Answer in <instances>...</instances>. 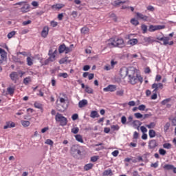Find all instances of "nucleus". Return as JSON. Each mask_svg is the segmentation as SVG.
<instances>
[{"label":"nucleus","mask_w":176,"mask_h":176,"mask_svg":"<svg viewBox=\"0 0 176 176\" xmlns=\"http://www.w3.org/2000/svg\"><path fill=\"white\" fill-rule=\"evenodd\" d=\"M128 80L131 85H136L138 82V80L142 82V78L138 79V74L135 73V70L132 67L129 68Z\"/></svg>","instance_id":"nucleus-1"},{"label":"nucleus","mask_w":176,"mask_h":176,"mask_svg":"<svg viewBox=\"0 0 176 176\" xmlns=\"http://www.w3.org/2000/svg\"><path fill=\"white\" fill-rule=\"evenodd\" d=\"M56 122H58L60 126H67L68 123V120L67 118L64 117L61 113H57L55 116Z\"/></svg>","instance_id":"nucleus-2"},{"label":"nucleus","mask_w":176,"mask_h":176,"mask_svg":"<svg viewBox=\"0 0 176 176\" xmlns=\"http://www.w3.org/2000/svg\"><path fill=\"white\" fill-rule=\"evenodd\" d=\"M131 36H133L132 34L127 36V39H129L127 41V45H130V46H135V45L138 43V39L131 38Z\"/></svg>","instance_id":"nucleus-3"},{"label":"nucleus","mask_w":176,"mask_h":176,"mask_svg":"<svg viewBox=\"0 0 176 176\" xmlns=\"http://www.w3.org/2000/svg\"><path fill=\"white\" fill-rule=\"evenodd\" d=\"M129 72H130V68L127 69L126 67H122L120 70V77L122 78V79L126 78L127 75L129 76Z\"/></svg>","instance_id":"nucleus-4"},{"label":"nucleus","mask_w":176,"mask_h":176,"mask_svg":"<svg viewBox=\"0 0 176 176\" xmlns=\"http://www.w3.org/2000/svg\"><path fill=\"white\" fill-rule=\"evenodd\" d=\"M164 85L163 83L159 82V83H153L151 85V89H153V93H157V91L159 89L161 90L163 89Z\"/></svg>","instance_id":"nucleus-5"},{"label":"nucleus","mask_w":176,"mask_h":176,"mask_svg":"<svg viewBox=\"0 0 176 176\" xmlns=\"http://www.w3.org/2000/svg\"><path fill=\"white\" fill-rule=\"evenodd\" d=\"M117 87L115 85H109L107 87L103 89V91L113 93L116 91Z\"/></svg>","instance_id":"nucleus-6"},{"label":"nucleus","mask_w":176,"mask_h":176,"mask_svg":"<svg viewBox=\"0 0 176 176\" xmlns=\"http://www.w3.org/2000/svg\"><path fill=\"white\" fill-rule=\"evenodd\" d=\"M10 78L12 82H14V83H17V80H19V73L16 72H12L10 74Z\"/></svg>","instance_id":"nucleus-7"},{"label":"nucleus","mask_w":176,"mask_h":176,"mask_svg":"<svg viewBox=\"0 0 176 176\" xmlns=\"http://www.w3.org/2000/svg\"><path fill=\"white\" fill-rule=\"evenodd\" d=\"M124 40L122 38H116V47H124Z\"/></svg>","instance_id":"nucleus-8"},{"label":"nucleus","mask_w":176,"mask_h":176,"mask_svg":"<svg viewBox=\"0 0 176 176\" xmlns=\"http://www.w3.org/2000/svg\"><path fill=\"white\" fill-rule=\"evenodd\" d=\"M170 37L164 36V39L162 40V45L166 46V45H169L170 46H173L174 45V41H170Z\"/></svg>","instance_id":"nucleus-9"},{"label":"nucleus","mask_w":176,"mask_h":176,"mask_svg":"<svg viewBox=\"0 0 176 176\" xmlns=\"http://www.w3.org/2000/svg\"><path fill=\"white\" fill-rule=\"evenodd\" d=\"M158 144L156 140H151L148 142V149H155Z\"/></svg>","instance_id":"nucleus-10"},{"label":"nucleus","mask_w":176,"mask_h":176,"mask_svg":"<svg viewBox=\"0 0 176 176\" xmlns=\"http://www.w3.org/2000/svg\"><path fill=\"white\" fill-rule=\"evenodd\" d=\"M109 47H116V38H111L107 43Z\"/></svg>","instance_id":"nucleus-11"},{"label":"nucleus","mask_w":176,"mask_h":176,"mask_svg":"<svg viewBox=\"0 0 176 176\" xmlns=\"http://www.w3.org/2000/svg\"><path fill=\"white\" fill-rule=\"evenodd\" d=\"M136 16L140 20H143V21H148L149 20V16L140 12H137Z\"/></svg>","instance_id":"nucleus-12"},{"label":"nucleus","mask_w":176,"mask_h":176,"mask_svg":"<svg viewBox=\"0 0 176 176\" xmlns=\"http://www.w3.org/2000/svg\"><path fill=\"white\" fill-rule=\"evenodd\" d=\"M31 9V7L30 4L25 3L22 8H21L20 10L22 12V13H28V12H30Z\"/></svg>","instance_id":"nucleus-13"},{"label":"nucleus","mask_w":176,"mask_h":176,"mask_svg":"<svg viewBox=\"0 0 176 176\" xmlns=\"http://www.w3.org/2000/svg\"><path fill=\"white\" fill-rule=\"evenodd\" d=\"M72 152H74V153H77V155H82V152L80 151V149H79V146L78 145H74L72 146Z\"/></svg>","instance_id":"nucleus-14"},{"label":"nucleus","mask_w":176,"mask_h":176,"mask_svg":"<svg viewBox=\"0 0 176 176\" xmlns=\"http://www.w3.org/2000/svg\"><path fill=\"white\" fill-rule=\"evenodd\" d=\"M49 35V27L45 26L41 32V36L43 38H46Z\"/></svg>","instance_id":"nucleus-15"},{"label":"nucleus","mask_w":176,"mask_h":176,"mask_svg":"<svg viewBox=\"0 0 176 176\" xmlns=\"http://www.w3.org/2000/svg\"><path fill=\"white\" fill-rule=\"evenodd\" d=\"M16 124L13 122H7L6 123V125L3 126L4 130H6V129H12V127H15Z\"/></svg>","instance_id":"nucleus-16"},{"label":"nucleus","mask_w":176,"mask_h":176,"mask_svg":"<svg viewBox=\"0 0 176 176\" xmlns=\"http://www.w3.org/2000/svg\"><path fill=\"white\" fill-rule=\"evenodd\" d=\"M64 6V4L57 3L52 6V9H53L54 10H60V9H63Z\"/></svg>","instance_id":"nucleus-17"},{"label":"nucleus","mask_w":176,"mask_h":176,"mask_svg":"<svg viewBox=\"0 0 176 176\" xmlns=\"http://www.w3.org/2000/svg\"><path fill=\"white\" fill-rule=\"evenodd\" d=\"M53 53V50H50L48 52V56H50L49 58L51 60V63L56 60V55Z\"/></svg>","instance_id":"nucleus-18"},{"label":"nucleus","mask_w":176,"mask_h":176,"mask_svg":"<svg viewBox=\"0 0 176 176\" xmlns=\"http://www.w3.org/2000/svg\"><path fill=\"white\" fill-rule=\"evenodd\" d=\"M86 105H87V100L83 99L78 102L79 108H83V107H86Z\"/></svg>","instance_id":"nucleus-19"},{"label":"nucleus","mask_w":176,"mask_h":176,"mask_svg":"<svg viewBox=\"0 0 176 176\" xmlns=\"http://www.w3.org/2000/svg\"><path fill=\"white\" fill-rule=\"evenodd\" d=\"M26 61H27V65L29 66V67H31L32 65H34V57H30L28 56L26 59Z\"/></svg>","instance_id":"nucleus-20"},{"label":"nucleus","mask_w":176,"mask_h":176,"mask_svg":"<svg viewBox=\"0 0 176 176\" xmlns=\"http://www.w3.org/2000/svg\"><path fill=\"white\" fill-rule=\"evenodd\" d=\"M90 118H92V119H96V118H100V114H98V112H97V111H92L90 113Z\"/></svg>","instance_id":"nucleus-21"},{"label":"nucleus","mask_w":176,"mask_h":176,"mask_svg":"<svg viewBox=\"0 0 176 176\" xmlns=\"http://www.w3.org/2000/svg\"><path fill=\"white\" fill-rule=\"evenodd\" d=\"M144 45H149V43H152V42H153V41L152 40V38L151 37H144Z\"/></svg>","instance_id":"nucleus-22"},{"label":"nucleus","mask_w":176,"mask_h":176,"mask_svg":"<svg viewBox=\"0 0 176 176\" xmlns=\"http://www.w3.org/2000/svg\"><path fill=\"white\" fill-rule=\"evenodd\" d=\"M16 90V87H10L7 89V91L10 96H13L14 94V91Z\"/></svg>","instance_id":"nucleus-23"},{"label":"nucleus","mask_w":176,"mask_h":176,"mask_svg":"<svg viewBox=\"0 0 176 176\" xmlns=\"http://www.w3.org/2000/svg\"><path fill=\"white\" fill-rule=\"evenodd\" d=\"M85 91L87 93V94H93V93H94V90H93L91 87L87 85L85 86Z\"/></svg>","instance_id":"nucleus-24"},{"label":"nucleus","mask_w":176,"mask_h":176,"mask_svg":"<svg viewBox=\"0 0 176 176\" xmlns=\"http://www.w3.org/2000/svg\"><path fill=\"white\" fill-rule=\"evenodd\" d=\"M150 138H155L156 137V131L153 129H150L148 131Z\"/></svg>","instance_id":"nucleus-25"},{"label":"nucleus","mask_w":176,"mask_h":176,"mask_svg":"<svg viewBox=\"0 0 176 176\" xmlns=\"http://www.w3.org/2000/svg\"><path fill=\"white\" fill-rule=\"evenodd\" d=\"M81 34H84V35H86L87 34H89L90 29H89V28L85 26L81 29Z\"/></svg>","instance_id":"nucleus-26"},{"label":"nucleus","mask_w":176,"mask_h":176,"mask_svg":"<svg viewBox=\"0 0 176 176\" xmlns=\"http://www.w3.org/2000/svg\"><path fill=\"white\" fill-rule=\"evenodd\" d=\"M93 166L94 165L91 163L87 164L85 165L84 170L85 171H89V170H91L93 168Z\"/></svg>","instance_id":"nucleus-27"},{"label":"nucleus","mask_w":176,"mask_h":176,"mask_svg":"<svg viewBox=\"0 0 176 176\" xmlns=\"http://www.w3.org/2000/svg\"><path fill=\"white\" fill-rule=\"evenodd\" d=\"M65 44H62L59 46L58 48V52L60 53V54H61L62 53H64V52H65Z\"/></svg>","instance_id":"nucleus-28"},{"label":"nucleus","mask_w":176,"mask_h":176,"mask_svg":"<svg viewBox=\"0 0 176 176\" xmlns=\"http://www.w3.org/2000/svg\"><path fill=\"white\" fill-rule=\"evenodd\" d=\"M76 140L78 141V142H80L81 144H83V138L81 135H75Z\"/></svg>","instance_id":"nucleus-29"},{"label":"nucleus","mask_w":176,"mask_h":176,"mask_svg":"<svg viewBox=\"0 0 176 176\" xmlns=\"http://www.w3.org/2000/svg\"><path fill=\"white\" fill-rule=\"evenodd\" d=\"M116 96L118 97H123L124 96V90L120 89L116 92Z\"/></svg>","instance_id":"nucleus-30"},{"label":"nucleus","mask_w":176,"mask_h":176,"mask_svg":"<svg viewBox=\"0 0 176 176\" xmlns=\"http://www.w3.org/2000/svg\"><path fill=\"white\" fill-rule=\"evenodd\" d=\"M164 170H173L174 168V165L166 164L163 166Z\"/></svg>","instance_id":"nucleus-31"},{"label":"nucleus","mask_w":176,"mask_h":176,"mask_svg":"<svg viewBox=\"0 0 176 176\" xmlns=\"http://www.w3.org/2000/svg\"><path fill=\"white\" fill-rule=\"evenodd\" d=\"M21 123L23 127H28L31 124V122L30 121H26V120H22L21 121Z\"/></svg>","instance_id":"nucleus-32"},{"label":"nucleus","mask_w":176,"mask_h":176,"mask_svg":"<svg viewBox=\"0 0 176 176\" xmlns=\"http://www.w3.org/2000/svg\"><path fill=\"white\" fill-rule=\"evenodd\" d=\"M170 126H171V124H170V122H166L165 124V125L164 126V133H167V131H168V129H170Z\"/></svg>","instance_id":"nucleus-33"},{"label":"nucleus","mask_w":176,"mask_h":176,"mask_svg":"<svg viewBox=\"0 0 176 176\" xmlns=\"http://www.w3.org/2000/svg\"><path fill=\"white\" fill-rule=\"evenodd\" d=\"M103 176H108V175H112V170L108 169L103 172L102 173Z\"/></svg>","instance_id":"nucleus-34"},{"label":"nucleus","mask_w":176,"mask_h":176,"mask_svg":"<svg viewBox=\"0 0 176 176\" xmlns=\"http://www.w3.org/2000/svg\"><path fill=\"white\" fill-rule=\"evenodd\" d=\"M102 145H103L102 143H99V144H94V146H100V147H98V148H96V151H102V149H104V146Z\"/></svg>","instance_id":"nucleus-35"},{"label":"nucleus","mask_w":176,"mask_h":176,"mask_svg":"<svg viewBox=\"0 0 176 176\" xmlns=\"http://www.w3.org/2000/svg\"><path fill=\"white\" fill-rule=\"evenodd\" d=\"M31 82V77L28 76L23 79V84L27 86Z\"/></svg>","instance_id":"nucleus-36"},{"label":"nucleus","mask_w":176,"mask_h":176,"mask_svg":"<svg viewBox=\"0 0 176 176\" xmlns=\"http://www.w3.org/2000/svg\"><path fill=\"white\" fill-rule=\"evenodd\" d=\"M34 105L35 108H37V109H43L42 104H41L38 102H35Z\"/></svg>","instance_id":"nucleus-37"},{"label":"nucleus","mask_w":176,"mask_h":176,"mask_svg":"<svg viewBox=\"0 0 176 176\" xmlns=\"http://www.w3.org/2000/svg\"><path fill=\"white\" fill-rule=\"evenodd\" d=\"M0 54L2 58H5V57H6V52L5 50L0 48Z\"/></svg>","instance_id":"nucleus-38"},{"label":"nucleus","mask_w":176,"mask_h":176,"mask_svg":"<svg viewBox=\"0 0 176 176\" xmlns=\"http://www.w3.org/2000/svg\"><path fill=\"white\" fill-rule=\"evenodd\" d=\"M148 31L150 32H153L155 31H157L156 25H151L148 28Z\"/></svg>","instance_id":"nucleus-39"},{"label":"nucleus","mask_w":176,"mask_h":176,"mask_svg":"<svg viewBox=\"0 0 176 176\" xmlns=\"http://www.w3.org/2000/svg\"><path fill=\"white\" fill-rule=\"evenodd\" d=\"M14 35H16V32L12 31L10 33H8L7 36H8V39H12V38H13V36H14Z\"/></svg>","instance_id":"nucleus-40"},{"label":"nucleus","mask_w":176,"mask_h":176,"mask_svg":"<svg viewBox=\"0 0 176 176\" xmlns=\"http://www.w3.org/2000/svg\"><path fill=\"white\" fill-rule=\"evenodd\" d=\"M155 126H156V123L151 122L149 124H146V127H147V129H155Z\"/></svg>","instance_id":"nucleus-41"},{"label":"nucleus","mask_w":176,"mask_h":176,"mask_svg":"<svg viewBox=\"0 0 176 176\" xmlns=\"http://www.w3.org/2000/svg\"><path fill=\"white\" fill-rule=\"evenodd\" d=\"M131 23L133 24V25H138V24H140V22H138V20L134 18L131 20Z\"/></svg>","instance_id":"nucleus-42"},{"label":"nucleus","mask_w":176,"mask_h":176,"mask_svg":"<svg viewBox=\"0 0 176 176\" xmlns=\"http://www.w3.org/2000/svg\"><path fill=\"white\" fill-rule=\"evenodd\" d=\"M67 61H68V57L62 58L59 60V63L60 64H65V63H67Z\"/></svg>","instance_id":"nucleus-43"},{"label":"nucleus","mask_w":176,"mask_h":176,"mask_svg":"<svg viewBox=\"0 0 176 176\" xmlns=\"http://www.w3.org/2000/svg\"><path fill=\"white\" fill-rule=\"evenodd\" d=\"M58 76L60 78H64V79H67V78H68V74H67V73H60L58 74Z\"/></svg>","instance_id":"nucleus-44"},{"label":"nucleus","mask_w":176,"mask_h":176,"mask_svg":"<svg viewBox=\"0 0 176 176\" xmlns=\"http://www.w3.org/2000/svg\"><path fill=\"white\" fill-rule=\"evenodd\" d=\"M28 32H30L28 29H23L19 32V34L21 35H25V34H28Z\"/></svg>","instance_id":"nucleus-45"},{"label":"nucleus","mask_w":176,"mask_h":176,"mask_svg":"<svg viewBox=\"0 0 176 176\" xmlns=\"http://www.w3.org/2000/svg\"><path fill=\"white\" fill-rule=\"evenodd\" d=\"M111 129H112V130H113L114 131H118V130H119L120 127L119 126V125H111Z\"/></svg>","instance_id":"nucleus-46"},{"label":"nucleus","mask_w":176,"mask_h":176,"mask_svg":"<svg viewBox=\"0 0 176 176\" xmlns=\"http://www.w3.org/2000/svg\"><path fill=\"white\" fill-rule=\"evenodd\" d=\"M163 148H165V149H170V148H171V144L165 143L163 144Z\"/></svg>","instance_id":"nucleus-47"},{"label":"nucleus","mask_w":176,"mask_h":176,"mask_svg":"<svg viewBox=\"0 0 176 176\" xmlns=\"http://www.w3.org/2000/svg\"><path fill=\"white\" fill-rule=\"evenodd\" d=\"M134 116L136 118V119H141V118H144V116L140 113H135Z\"/></svg>","instance_id":"nucleus-48"},{"label":"nucleus","mask_w":176,"mask_h":176,"mask_svg":"<svg viewBox=\"0 0 176 176\" xmlns=\"http://www.w3.org/2000/svg\"><path fill=\"white\" fill-rule=\"evenodd\" d=\"M72 133H73V134H78V133H79V128L75 127L72 129Z\"/></svg>","instance_id":"nucleus-49"},{"label":"nucleus","mask_w":176,"mask_h":176,"mask_svg":"<svg viewBox=\"0 0 176 176\" xmlns=\"http://www.w3.org/2000/svg\"><path fill=\"white\" fill-rule=\"evenodd\" d=\"M142 30L143 31V34L146 33V31H148V27L146 25H142Z\"/></svg>","instance_id":"nucleus-50"},{"label":"nucleus","mask_w":176,"mask_h":176,"mask_svg":"<svg viewBox=\"0 0 176 176\" xmlns=\"http://www.w3.org/2000/svg\"><path fill=\"white\" fill-rule=\"evenodd\" d=\"M146 108V106H145L144 104H140L138 107V109H139V111H145V109Z\"/></svg>","instance_id":"nucleus-51"},{"label":"nucleus","mask_w":176,"mask_h":176,"mask_svg":"<svg viewBox=\"0 0 176 176\" xmlns=\"http://www.w3.org/2000/svg\"><path fill=\"white\" fill-rule=\"evenodd\" d=\"M159 153L160 155H162V156H164V155H166V150L163 149V148H160L159 149Z\"/></svg>","instance_id":"nucleus-52"},{"label":"nucleus","mask_w":176,"mask_h":176,"mask_svg":"<svg viewBox=\"0 0 176 176\" xmlns=\"http://www.w3.org/2000/svg\"><path fill=\"white\" fill-rule=\"evenodd\" d=\"M126 122H127V118H126V116H123L121 118V123H122V124H126Z\"/></svg>","instance_id":"nucleus-53"},{"label":"nucleus","mask_w":176,"mask_h":176,"mask_svg":"<svg viewBox=\"0 0 176 176\" xmlns=\"http://www.w3.org/2000/svg\"><path fill=\"white\" fill-rule=\"evenodd\" d=\"M78 118H79V116L78 115V113H74L72 116V120H78Z\"/></svg>","instance_id":"nucleus-54"},{"label":"nucleus","mask_w":176,"mask_h":176,"mask_svg":"<svg viewBox=\"0 0 176 176\" xmlns=\"http://www.w3.org/2000/svg\"><path fill=\"white\" fill-rule=\"evenodd\" d=\"M156 28H157V31H158L159 30H164V28H166V25H156Z\"/></svg>","instance_id":"nucleus-55"},{"label":"nucleus","mask_w":176,"mask_h":176,"mask_svg":"<svg viewBox=\"0 0 176 176\" xmlns=\"http://www.w3.org/2000/svg\"><path fill=\"white\" fill-rule=\"evenodd\" d=\"M45 144H46L47 145H51V146H52L53 144H54V142H52V140L47 139V140L45 141Z\"/></svg>","instance_id":"nucleus-56"},{"label":"nucleus","mask_w":176,"mask_h":176,"mask_svg":"<svg viewBox=\"0 0 176 176\" xmlns=\"http://www.w3.org/2000/svg\"><path fill=\"white\" fill-rule=\"evenodd\" d=\"M111 155H112V156H113L114 157H116L118 156V155H119V151L116 150V151H113V152L111 153Z\"/></svg>","instance_id":"nucleus-57"},{"label":"nucleus","mask_w":176,"mask_h":176,"mask_svg":"<svg viewBox=\"0 0 176 176\" xmlns=\"http://www.w3.org/2000/svg\"><path fill=\"white\" fill-rule=\"evenodd\" d=\"M50 24H51L52 27H53V28L57 27V25H58V23H57L56 21H52L50 22Z\"/></svg>","instance_id":"nucleus-58"},{"label":"nucleus","mask_w":176,"mask_h":176,"mask_svg":"<svg viewBox=\"0 0 176 176\" xmlns=\"http://www.w3.org/2000/svg\"><path fill=\"white\" fill-rule=\"evenodd\" d=\"M160 80H162V76L160 74L156 75L155 81V82H159Z\"/></svg>","instance_id":"nucleus-59"},{"label":"nucleus","mask_w":176,"mask_h":176,"mask_svg":"<svg viewBox=\"0 0 176 176\" xmlns=\"http://www.w3.org/2000/svg\"><path fill=\"white\" fill-rule=\"evenodd\" d=\"M99 157L98 156H93L91 157V162H97L98 160Z\"/></svg>","instance_id":"nucleus-60"},{"label":"nucleus","mask_w":176,"mask_h":176,"mask_svg":"<svg viewBox=\"0 0 176 176\" xmlns=\"http://www.w3.org/2000/svg\"><path fill=\"white\" fill-rule=\"evenodd\" d=\"M153 94L151 96V99L152 100H156L157 98V92H153Z\"/></svg>","instance_id":"nucleus-61"},{"label":"nucleus","mask_w":176,"mask_h":176,"mask_svg":"<svg viewBox=\"0 0 176 176\" xmlns=\"http://www.w3.org/2000/svg\"><path fill=\"white\" fill-rule=\"evenodd\" d=\"M133 126H141V122L139 120L133 121Z\"/></svg>","instance_id":"nucleus-62"},{"label":"nucleus","mask_w":176,"mask_h":176,"mask_svg":"<svg viewBox=\"0 0 176 176\" xmlns=\"http://www.w3.org/2000/svg\"><path fill=\"white\" fill-rule=\"evenodd\" d=\"M171 120L172 124L173 126H176V116L172 119H170Z\"/></svg>","instance_id":"nucleus-63"},{"label":"nucleus","mask_w":176,"mask_h":176,"mask_svg":"<svg viewBox=\"0 0 176 176\" xmlns=\"http://www.w3.org/2000/svg\"><path fill=\"white\" fill-rule=\"evenodd\" d=\"M132 175L133 176H140V174L138 173V171H137V170H133L132 172Z\"/></svg>","instance_id":"nucleus-64"}]
</instances>
